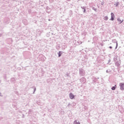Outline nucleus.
<instances>
[{
    "mask_svg": "<svg viewBox=\"0 0 124 124\" xmlns=\"http://www.w3.org/2000/svg\"><path fill=\"white\" fill-rule=\"evenodd\" d=\"M69 96L71 99H73V98H74V95H73V94H72V93H70Z\"/></svg>",
    "mask_w": 124,
    "mask_h": 124,
    "instance_id": "obj_4",
    "label": "nucleus"
},
{
    "mask_svg": "<svg viewBox=\"0 0 124 124\" xmlns=\"http://www.w3.org/2000/svg\"><path fill=\"white\" fill-rule=\"evenodd\" d=\"M58 55H59V57H61V56H62V53H61V51H59Z\"/></svg>",
    "mask_w": 124,
    "mask_h": 124,
    "instance_id": "obj_8",
    "label": "nucleus"
},
{
    "mask_svg": "<svg viewBox=\"0 0 124 124\" xmlns=\"http://www.w3.org/2000/svg\"><path fill=\"white\" fill-rule=\"evenodd\" d=\"M114 18H115V15H114V13H111V18H110V20L111 21H114Z\"/></svg>",
    "mask_w": 124,
    "mask_h": 124,
    "instance_id": "obj_1",
    "label": "nucleus"
},
{
    "mask_svg": "<svg viewBox=\"0 0 124 124\" xmlns=\"http://www.w3.org/2000/svg\"><path fill=\"white\" fill-rule=\"evenodd\" d=\"M111 89L113 91H115V90H116V87H115V86H113L112 87Z\"/></svg>",
    "mask_w": 124,
    "mask_h": 124,
    "instance_id": "obj_7",
    "label": "nucleus"
},
{
    "mask_svg": "<svg viewBox=\"0 0 124 124\" xmlns=\"http://www.w3.org/2000/svg\"><path fill=\"white\" fill-rule=\"evenodd\" d=\"M120 89L122 91L124 90V83H120Z\"/></svg>",
    "mask_w": 124,
    "mask_h": 124,
    "instance_id": "obj_2",
    "label": "nucleus"
},
{
    "mask_svg": "<svg viewBox=\"0 0 124 124\" xmlns=\"http://www.w3.org/2000/svg\"><path fill=\"white\" fill-rule=\"evenodd\" d=\"M74 124H80L79 122H78L77 121H75L74 123Z\"/></svg>",
    "mask_w": 124,
    "mask_h": 124,
    "instance_id": "obj_5",
    "label": "nucleus"
},
{
    "mask_svg": "<svg viewBox=\"0 0 124 124\" xmlns=\"http://www.w3.org/2000/svg\"><path fill=\"white\" fill-rule=\"evenodd\" d=\"M118 48V44H117L116 47H115V49H117Z\"/></svg>",
    "mask_w": 124,
    "mask_h": 124,
    "instance_id": "obj_9",
    "label": "nucleus"
},
{
    "mask_svg": "<svg viewBox=\"0 0 124 124\" xmlns=\"http://www.w3.org/2000/svg\"><path fill=\"white\" fill-rule=\"evenodd\" d=\"M117 21L119 23V24H122V23H123L124 22V19H121V18H117Z\"/></svg>",
    "mask_w": 124,
    "mask_h": 124,
    "instance_id": "obj_3",
    "label": "nucleus"
},
{
    "mask_svg": "<svg viewBox=\"0 0 124 124\" xmlns=\"http://www.w3.org/2000/svg\"><path fill=\"white\" fill-rule=\"evenodd\" d=\"M104 19L106 21H107V20H108V16H105L104 18Z\"/></svg>",
    "mask_w": 124,
    "mask_h": 124,
    "instance_id": "obj_6",
    "label": "nucleus"
},
{
    "mask_svg": "<svg viewBox=\"0 0 124 124\" xmlns=\"http://www.w3.org/2000/svg\"><path fill=\"white\" fill-rule=\"evenodd\" d=\"M110 49H112V46H109Z\"/></svg>",
    "mask_w": 124,
    "mask_h": 124,
    "instance_id": "obj_10",
    "label": "nucleus"
}]
</instances>
